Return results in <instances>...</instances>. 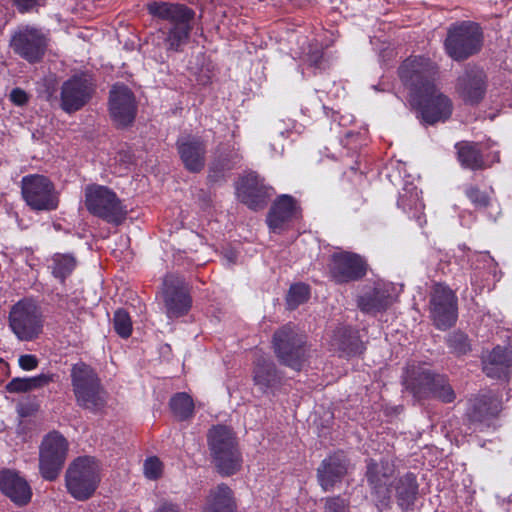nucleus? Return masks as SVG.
Returning a JSON list of instances; mask_svg holds the SVG:
<instances>
[{
  "label": "nucleus",
  "mask_w": 512,
  "mask_h": 512,
  "mask_svg": "<svg viewBox=\"0 0 512 512\" xmlns=\"http://www.w3.org/2000/svg\"><path fill=\"white\" fill-rule=\"evenodd\" d=\"M436 72L434 63L422 56L406 59L399 68L402 82L418 100L423 121L430 125L446 121L453 111L451 100L435 87Z\"/></svg>",
  "instance_id": "nucleus-1"
},
{
  "label": "nucleus",
  "mask_w": 512,
  "mask_h": 512,
  "mask_svg": "<svg viewBox=\"0 0 512 512\" xmlns=\"http://www.w3.org/2000/svg\"><path fill=\"white\" fill-rule=\"evenodd\" d=\"M147 9L153 17L165 21L159 33L166 51H182L190 39L195 12L184 4L170 2H151Z\"/></svg>",
  "instance_id": "nucleus-2"
},
{
  "label": "nucleus",
  "mask_w": 512,
  "mask_h": 512,
  "mask_svg": "<svg viewBox=\"0 0 512 512\" xmlns=\"http://www.w3.org/2000/svg\"><path fill=\"white\" fill-rule=\"evenodd\" d=\"M402 382L406 390L417 400L436 398L450 403L455 399V393L446 377L433 373L425 363H408Z\"/></svg>",
  "instance_id": "nucleus-3"
},
{
  "label": "nucleus",
  "mask_w": 512,
  "mask_h": 512,
  "mask_svg": "<svg viewBox=\"0 0 512 512\" xmlns=\"http://www.w3.org/2000/svg\"><path fill=\"white\" fill-rule=\"evenodd\" d=\"M208 447L218 471L225 476L235 474L242 459L236 435L226 425L212 426L207 434Z\"/></svg>",
  "instance_id": "nucleus-4"
},
{
  "label": "nucleus",
  "mask_w": 512,
  "mask_h": 512,
  "mask_svg": "<svg viewBox=\"0 0 512 512\" xmlns=\"http://www.w3.org/2000/svg\"><path fill=\"white\" fill-rule=\"evenodd\" d=\"M100 471V465L94 457L80 456L74 459L65 473L68 493L78 501L91 498L101 481Z\"/></svg>",
  "instance_id": "nucleus-5"
},
{
  "label": "nucleus",
  "mask_w": 512,
  "mask_h": 512,
  "mask_svg": "<svg viewBox=\"0 0 512 512\" xmlns=\"http://www.w3.org/2000/svg\"><path fill=\"white\" fill-rule=\"evenodd\" d=\"M71 381L77 404L96 412L106 404V393L97 373L87 364L80 362L71 369Z\"/></svg>",
  "instance_id": "nucleus-6"
},
{
  "label": "nucleus",
  "mask_w": 512,
  "mask_h": 512,
  "mask_svg": "<svg viewBox=\"0 0 512 512\" xmlns=\"http://www.w3.org/2000/svg\"><path fill=\"white\" fill-rule=\"evenodd\" d=\"M85 206L92 215L116 225L127 215V210L116 193L102 185L92 184L85 188Z\"/></svg>",
  "instance_id": "nucleus-7"
},
{
  "label": "nucleus",
  "mask_w": 512,
  "mask_h": 512,
  "mask_svg": "<svg viewBox=\"0 0 512 512\" xmlns=\"http://www.w3.org/2000/svg\"><path fill=\"white\" fill-rule=\"evenodd\" d=\"M69 443L60 433L53 431L42 440L39 451V472L47 481L58 478L67 458Z\"/></svg>",
  "instance_id": "nucleus-8"
},
{
  "label": "nucleus",
  "mask_w": 512,
  "mask_h": 512,
  "mask_svg": "<svg viewBox=\"0 0 512 512\" xmlns=\"http://www.w3.org/2000/svg\"><path fill=\"white\" fill-rule=\"evenodd\" d=\"M21 192L27 205L36 211H52L59 198L54 184L44 175L31 174L21 180Z\"/></svg>",
  "instance_id": "nucleus-9"
},
{
  "label": "nucleus",
  "mask_w": 512,
  "mask_h": 512,
  "mask_svg": "<svg viewBox=\"0 0 512 512\" xmlns=\"http://www.w3.org/2000/svg\"><path fill=\"white\" fill-rule=\"evenodd\" d=\"M9 323L18 339L33 340L38 337L43 328L40 308L32 299L20 300L10 311Z\"/></svg>",
  "instance_id": "nucleus-10"
},
{
  "label": "nucleus",
  "mask_w": 512,
  "mask_h": 512,
  "mask_svg": "<svg viewBox=\"0 0 512 512\" xmlns=\"http://www.w3.org/2000/svg\"><path fill=\"white\" fill-rule=\"evenodd\" d=\"M482 33L477 24L463 22L451 28L445 41V48L450 57L462 60L479 51Z\"/></svg>",
  "instance_id": "nucleus-11"
},
{
  "label": "nucleus",
  "mask_w": 512,
  "mask_h": 512,
  "mask_svg": "<svg viewBox=\"0 0 512 512\" xmlns=\"http://www.w3.org/2000/svg\"><path fill=\"white\" fill-rule=\"evenodd\" d=\"M274 348L279 360L294 370H300L305 362L304 336L294 327L286 325L274 334Z\"/></svg>",
  "instance_id": "nucleus-12"
},
{
  "label": "nucleus",
  "mask_w": 512,
  "mask_h": 512,
  "mask_svg": "<svg viewBox=\"0 0 512 512\" xmlns=\"http://www.w3.org/2000/svg\"><path fill=\"white\" fill-rule=\"evenodd\" d=\"M162 298L168 318H179L188 313L192 300L185 280L174 274L164 278Z\"/></svg>",
  "instance_id": "nucleus-13"
},
{
  "label": "nucleus",
  "mask_w": 512,
  "mask_h": 512,
  "mask_svg": "<svg viewBox=\"0 0 512 512\" xmlns=\"http://www.w3.org/2000/svg\"><path fill=\"white\" fill-rule=\"evenodd\" d=\"M394 473L395 464L390 459H382L380 462L370 460L367 463V482L379 508L390 507L391 489L388 483Z\"/></svg>",
  "instance_id": "nucleus-14"
},
{
  "label": "nucleus",
  "mask_w": 512,
  "mask_h": 512,
  "mask_svg": "<svg viewBox=\"0 0 512 512\" xmlns=\"http://www.w3.org/2000/svg\"><path fill=\"white\" fill-rule=\"evenodd\" d=\"M430 313L435 326L446 330L457 320V297L446 285L436 284L431 292Z\"/></svg>",
  "instance_id": "nucleus-15"
},
{
  "label": "nucleus",
  "mask_w": 512,
  "mask_h": 512,
  "mask_svg": "<svg viewBox=\"0 0 512 512\" xmlns=\"http://www.w3.org/2000/svg\"><path fill=\"white\" fill-rule=\"evenodd\" d=\"M10 46L21 58L29 63H37L45 54L47 39L41 30L25 26L13 34Z\"/></svg>",
  "instance_id": "nucleus-16"
},
{
  "label": "nucleus",
  "mask_w": 512,
  "mask_h": 512,
  "mask_svg": "<svg viewBox=\"0 0 512 512\" xmlns=\"http://www.w3.org/2000/svg\"><path fill=\"white\" fill-rule=\"evenodd\" d=\"M94 84L87 74L74 75L61 87V108L67 113L81 109L92 97Z\"/></svg>",
  "instance_id": "nucleus-17"
},
{
  "label": "nucleus",
  "mask_w": 512,
  "mask_h": 512,
  "mask_svg": "<svg viewBox=\"0 0 512 512\" xmlns=\"http://www.w3.org/2000/svg\"><path fill=\"white\" fill-rule=\"evenodd\" d=\"M109 111L112 120L118 126L130 125L137 112V103L133 92L125 85L116 84L110 90Z\"/></svg>",
  "instance_id": "nucleus-18"
},
{
  "label": "nucleus",
  "mask_w": 512,
  "mask_h": 512,
  "mask_svg": "<svg viewBox=\"0 0 512 512\" xmlns=\"http://www.w3.org/2000/svg\"><path fill=\"white\" fill-rule=\"evenodd\" d=\"M365 260L358 254L340 251L331 257L330 272L338 283H346L362 278L366 274Z\"/></svg>",
  "instance_id": "nucleus-19"
},
{
  "label": "nucleus",
  "mask_w": 512,
  "mask_h": 512,
  "mask_svg": "<svg viewBox=\"0 0 512 512\" xmlns=\"http://www.w3.org/2000/svg\"><path fill=\"white\" fill-rule=\"evenodd\" d=\"M274 193L272 187L266 186L256 173H249L237 183L238 199L249 208L257 210L264 207L266 200Z\"/></svg>",
  "instance_id": "nucleus-20"
},
{
  "label": "nucleus",
  "mask_w": 512,
  "mask_h": 512,
  "mask_svg": "<svg viewBox=\"0 0 512 512\" xmlns=\"http://www.w3.org/2000/svg\"><path fill=\"white\" fill-rule=\"evenodd\" d=\"M184 167L193 173L200 172L205 166L206 143L201 137L186 135L176 143Z\"/></svg>",
  "instance_id": "nucleus-21"
},
{
  "label": "nucleus",
  "mask_w": 512,
  "mask_h": 512,
  "mask_svg": "<svg viewBox=\"0 0 512 512\" xmlns=\"http://www.w3.org/2000/svg\"><path fill=\"white\" fill-rule=\"evenodd\" d=\"M348 471V460L342 452L325 458L317 469V478L324 491H329L340 483Z\"/></svg>",
  "instance_id": "nucleus-22"
},
{
  "label": "nucleus",
  "mask_w": 512,
  "mask_h": 512,
  "mask_svg": "<svg viewBox=\"0 0 512 512\" xmlns=\"http://www.w3.org/2000/svg\"><path fill=\"white\" fill-rule=\"evenodd\" d=\"M457 91L465 102L478 103L486 91L484 71L476 67L466 69L458 78Z\"/></svg>",
  "instance_id": "nucleus-23"
},
{
  "label": "nucleus",
  "mask_w": 512,
  "mask_h": 512,
  "mask_svg": "<svg viewBox=\"0 0 512 512\" xmlns=\"http://www.w3.org/2000/svg\"><path fill=\"white\" fill-rule=\"evenodd\" d=\"M0 490L17 506L27 505L32 497V490L28 482L11 470L0 472Z\"/></svg>",
  "instance_id": "nucleus-24"
},
{
  "label": "nucleus",
  "mask_w": 512,
  "mask_h": 512,
  "mask_svg": "<svg viewBox=\"0 0 512 512\" xmlns=\"http://www.w3.org/2000/svg\"><path fill=\"white\" fill-rule=\"evenodd\" d=\"M389 488L391 496L394 495L401 510L406 511L414 506L419 488L415 474L411 472L404 474L390 483Z\"/></svg>",
  "instance_id": "nucleus-25"
},
{
  "label": "nucleus",
  "mask_w": 512,
  "mask_h": 512,
  "mask_svg": "<svg viewBox=\"0 0 512 512\" xmlns=\"http://www.w3.org/2000/svg\"><path fill=\"white\" fill-rule=\"evenodd\" d=\"M512 369V350L495 347L483 360V371L490 378H501Z\"/></svg>",
  "instance_id": "nucleus-26"
},
{
  "label": "nucleus",
  "mask_w": 512,
  "mask_h": 512,
  "mask_svg": "<svg viewBox=\"0 0 512 512\" xmlns=\"http://www.w3.org/2000/svg\"><path fill=\"white\" fill-rule=\"evenodd\" d=\"M297 216V205L289 195L280 196L272 205L267 222L272 230L281 229Z\"/></svg>",
  "instance_id": "nucleus-27"
},
{
  "label": "nucleus",
  "mask_w": 512,
  "mask_h": 512,
  "mask_svg": "<svg viewBox=\"0 0 512 512\" xmlns=\"http://www.w3.org/2000/svg\"><path fill=\"white\" fill-rule=\"evenodd\" d=\"M397 204L405 213L414 218L419 226H423L426 223L422 215L424 204L421 201L420 192L413 184L406 185L403 188Z\"/></svg>",
  "instance_id": "nucleus-28"
},
{
  "label": "nucleus",
  "mask_w": 512,
  "mask_h": 512,
  "mask_svg": "<svg viewBox=\"0 0 512 512\" xmlns=\"http://www.w3.org/2000/svg\"><path fill=\"white\" fill-rule=\"evenodd\" d=\"M501 410V403L493 395H483L473 404L469 417L472 422L490 425V420L498 415Z\"/></svg>",
  "instance_id": "nucleus-29"
},
{
  "label": "nucleus",
  "mask_w": 512,
  "mask_h": 512,
  "mask_svg": "<svg viewBox=\"0 0 512 512\" xmlns=\"http://www.w3.org/2000/svg\"><path fill=\"white\" fill-rule=\"evenodd\" d=\"M203 512H235L232 490L225 484L211 489Z\"/></svg>",
  "instance_id": "nucleus-30"
},
{
  "label": "nucleus",
  "mask_w": 512,
  "mask_h": 512,
  "mask_svg": "<svg viewBox=\"0 0 512 512\" xmlns=\"http://www.w3.org/2000/svg\"><path fill=\"white\" fill-rule=\"evenodd\" d=\"M392 303L391 296L386 290L376 287L372 291L366 292L358 299V307L361 311L368 314H376L385 310Z\"/></svg>",
  "instance_id": "nucleus-31"
},
{
  "label": "nucleus",
  "mask_w": 512,
  "mask_h": 512,
  "mask_svg": "<svg viewBox=\"0 0 512 512\" xmlns=\"http://www.w3.org/2000/svg\"><path fill=\"white\" fill-rule=\"evenodd\" d=\"M76 266L77 260L72 254L55 253L50 259L48 268L56 279L64 282L72 274Z\"/></svg>",
  "instance_id": "nucleus-32"
},
{
  "label": "nucleus",
  "mask_w": 512,
  "mask_h": 512,
  "mask_svg": "<svg viewBox=\"0 0 512 512\" xmlns=\"http://www.w3.org/2000/svg\"><path fill=\"white\" fill-rule=\"evenodd\" d=\"M254 382L262 391L271 388L277 382L275 366L271 361L261 358L254 369Z\"/></svg>",
  "instance_id": "nucleus-33"
},
{
  "label": "nucleus",
  "mask_w": 512,
  "mask_h": 512,
  "mask_svg": "<svg viewBox=\"0 0 512 512\" xmlns=\"http://www.w3.org/2000/svg\"><path fill=\"white\" fill-rule=\"evenodd\" d=\"M465 195L471 201V203L477 209H487L491 208L495 210L494 214H490V216L495 220L497 216L500 214L498 204L494 201V199L484 191H481L478 187L470 185L467 186L464 190Z\"/></svg>",
  "instance_id": "nucleus-34"
},
{
  "label": "nucleus",
  "mask_w": 512,
  "mask_h": 512,
  "mask_svg": "<svg viewBox=\"0 0 512 512\" xmlns=\"http://www.w3.org/2000/svg\"><path fill=\"white\" fill-rule=\"evenodd\" d=\"M331 346L335 350H340L348 355L356 353L358 350V340L352 335V330L347 327H340L334 333Z\"/></svg>",
  "instance_id": "nucleus-35"
},
{
  "label": "nucleus",
  "mask_w": 512,
  "mask_h": 512,
  "mask_svg": "<svg viewBox=\"0 0 512 512\" xmlns=\"http://www.w3.org/2000/svg\"><path fill=\"white\" fill-rule=\"evenodd\" d=\"M457 148L458 159L462 166L472 170L481 169L484 167V161L476 145L466 143L458 145Z\"/></svg>",
  "instance_id": "nucleus-36"
},
{
  "label": "nucleus",
  "mask_w": 512,
  "mask_h": 512,
  "mask_svg": "<svg viewBox=\"0 0 512 512\" xmlns=\"http://www.w3.org/2000/svg\"><path fill=\"white\" fill-rule=\"evenodd\" d=\"M170 408L179 420H186L193 415L194 402L187 393L181 392L171 398Z\"/></svg>",
  "instance_id": "nucleus-37"
},
{
  "label": "nucleus",
  "mask_w": 512,
  "mask_h": 512,
  "mask_svg": "<svg viewBox=\"0 0 512 512\" xmlns=\"http://www.w3.org/2000/svg\"><path fill=\"white\" fill-rule=\"evenodd\" d=\"M309 298V288L303 283L294 284L290 287L287 294V305L290 309H295Z\"/></svg>",
  "instance_id": "nucleus-38"
},
{
  "label": "nucleus",
  "mask_w": 512,
  "mask_h": 512,
  "mask_svg": "<svg viewBox=\"0 0 512 512\" xmlns=\"http://www.w3.org/2000/svg\"><path fill=\"white\" fill-rule=\"evenodd\" d=\"M113 323L114 329L120 337L128 338L131 335L132 322L129 314L125 310L119 309L115 312Z\"/></svg>",
  "instance_id": "nucleus-39"
},
{
  "label": "nucleus",
  "mask_w": 512,
  "mask_h": 512,
  "mask_svg": "<svg viewBox=\"0 0 512 512\" xmlns=\"http://www.w3.org/2000/svg\"><path fill=\"white\" fill-rule=\"evenodd\" d=\"M447 342L449 348L456 354H465L470 350L468 338L465 334L461 332L452 333L448 337Z\"/></svg>",
  "instance_id": "nucleus-40"
},
{
  "label": "nucleus",
  "mask_w": 512,
  "mask_h": 512,
  "mask_svg": "<svg viewBox=\"0 0 512 512\" xmlns=\"http://www.w3.org/2000/svg\"><path fill=\"white\" fill-rule=\"evenodd\" d=\"M144 475L147 479L157 480L162 476L163 463L159 458L152 456L148 457L143 464Z\"/></svg>",
  "instance_id": "nucleus-41"
},
{
  "label": "nucleus",
  "mask_w": 512,
  "mask_h": 512,
  "mask_svg": "<svg viewBox=\"0 0 512 512\" xmlns=\"http://www.w3.org/2000/svg\"><path fill=\"white\" fill-rule=\"evenodd\" d=\"M323 512H350L349 503L339 496L326 498Z\"/></svg>",
  "instance_id": "nucleus-42"
},
{
  "label": "nucleus",
  "mask_w": 512,
  "mask_h": 512,
  "mask_svg": "<svg viewBox=\"0 0 512 512\" xmlns=\"http://www.w3.org/2000/svg\"><path fill=\"white\" fill-rule=\"evenodd\" d=\"M30 391L43 388L55 381V374L41 373L34 377H28Z\"/></svg>",
  "instance_id": "nucleus-43"
},
{
  "label": "nucleus",
  "mask_w": 512,
  "mask_h": 512,
  "mask_svg": "<svg viewBox=\"0 0 512 512\" xmlns=\"http://www.w3.org/2000/svg\"><path fill=\"white\" fill-rule=\"evenodd\" d=\"M5 388L10 393H26V392H30L28 377H24V378L16 377V378H13L10 382H8V384L6 385Z\"/></svg>",
  "instance_id": "nucleus-44"
},
{
  "label": "nucleus",
  "mask_w": 512,
  "mask_h": 512,
  "mask_svg": "<svg viewBox=\"0 0 512 512\" xmlns=\"http://www.w3.org/2000/svg\"><path fill=\"white\" fill-rule=\"evenodd\" d=\"M19 366L25 371H31L37 368L38 359L35 355L25 354L18 359Z\"/></svg>",
  "instance_id": "nucleus-45"
},
{
  "label": "nucleus",
  "mask_w": 512,
  "mask_h": 512,
  "mask_svg": "<svg viewBox=\"0 0 512 512\" xmlns=\"http://www.w3.org/2000/svg\"><path fill=\"white\" fill-rule=\"evenodd\" d=\"M19 12L25 13L40 5V0H12Z\"/></svg>",
  "instance_id": "nucleus-46"
},
{
  "label": "nucleus",
  "mask_w": 512,
  "mask_h": 512,
  "mask_svg": "<svg viewBox=\"0 0 512 512\" xmlns=\"http://www.w3.org/2000/svg\"><path fill=\"white\" fill-rule=\"evenodd\" d=\"M10 100L15 105L22 106L27 103L28 95L24 90H22L20 88H15L10 93Z\"/></svg>",
  "instance_id": "nucleus-47"
},
{
  "label": "nucleus",
  "mask_w": 512,
  "mask_h": 512,
  "mask_svg": "<svg viewBox=\"0 0 512 512\" xmlns=\"http://www.w3.org/2000/svg\"><path fill=\"white\" fill-rule=\"evenodd\" d=\"M235 163H236L235 160H233V161H225L223 163L220 162V161H214L211 164L210 171H211V173H216L217 171H221V170H230V169L233 168Z\"/></svg>",
  "instance_id": "nucleus-48"
},
{
  "label": "nucleus",
  "mask_w": 512,
  "mask_h": 512,
  "mask_svg": "<svg viewBox=\"0 0 512 512\" xmlns=\"http://www.w3.org/2000/svg\"><path fill=\"white\" fill-rule=\"evenodd\" d=\"M156 512H182V510L177 504L164 501L160 504Z\"/></svg>",
  "instance_id": "nucleus-49"
},
{
  "label": "nucleus",
  "mask_w": 512,
  "mask_h": 512,
  "mask_svg": "<svg viewBox=\"0 0 512 512\" xmlns=\"http://www.w3.org/2000/svg\"><path fill=\"white\" fill-rule=\"evenodd\" d=\"M271 147L273 149V155H281L283 153L284 146L281 142L273 143Z\"/></svg>",
  "instance_id": "nucleus-50"
},
{
  "label": "nucleus",
  "mask_w": 512,
  "mask_h": 512,
  "mask_svg": "<svg viewBox=\"0 0 512 512\" xmlns=\"http://www.w3.org/2000/svg\"><path fill=\"white\" fill-rule=\"evenodd\" d=\"M210 177L217 178L218 176H217V175L210 174Z\"/></svg>",
  "instance_id": "nucleus-51"
}]
</instances>
